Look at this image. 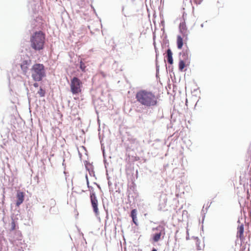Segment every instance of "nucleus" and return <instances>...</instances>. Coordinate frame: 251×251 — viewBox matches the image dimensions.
I'll list each match as a JSON object with an SVG mask.
<instances>
[{
  "mask_svg": "<svg viewBox=\"0 0 251 251\" xmlns=\"http://www.w3.org/2000/svg\"><path fill=\"white\" fill-rule=\"evenodd\" d=\"M45 40V34L41 31H36L31 36L30 41L31 47L36 50H42Z\"/></svg>",
  "mask_w": 251,
  "mask_h": 251,
  "instance_id": "nucleus-2",
  "label": "nucleus"
},
{
  "mask_svg": "<svg viewBox=\"0 0 251 251\" xmlns=\"http://www.w3.org/2000/svg\"><path fill=\"white\" fill-rule=\"evenodd\" d=\"M167 57L168 63L172 64L173 63V53L170 49L167 50Z\"/></svg>",
  "mask_w": 251,
  "mask_h": 251,
  "instance_id": "nucleus-13",
  "label": "nucleus"
},
{
  "mask_svg": "<svg viewBox=\"0 0 251 251\" xmlns=\"http://www.w3.org/2000/svg\"><path fill=\"white\" fill-rule=\"evenodd\" d=\"M33 86L35 87H38V84L37 83H34L33 84Z\"/></svg>",
  "mask_w": 251,
  "mask_h": 251,
  "instance_id": "nucleus-21",
  "label": "nucleus"
},
{
  "mask_svg": "<svg viewBox=\"0 0 251 251\" xmlns=\"http://www.w3.org/2000/svg\"><path fill=\"white\" fill-rule=\"evenodd\" d=\"M31 76L36 81H41L45 76L44 66L41 64H35L31 69Z\"/></svg>",
  "mask_w": 251,
  "mask_h": 251,
  "instance_id": "nucleus-3",
  "label": "nucleus"
},
{
  "mask_svg": "<svg viewBox=\"0 0 251 251\" xmlns=\"http://www.w3.org/2000/svg\"><path fill=\"white\" fill-rule=\"evenodd\" d=\"M189 62H186L185 61L181 60V59L179 60L178 63V68L180 71H183L184 68L187 65H189Z\"/></svg>",
  "mask_w": 251,
  "mask_h": 251,
  "instance_id": "nucleus-14",
  "label": "nucleus"
},
{
  "mask_svg": "<svg viewBox=\"0 0 251 251\" xmlns=\"http://www.w3.org/2000/svg\"><path fill=\"white\" fill-rule=\"evenodd\" d=\"M244 227L243 224H241L239 225L237 227V237L239 238L241 241H243L245 240V237L244 236Z\"/></svg>",
  "mask_w": 251,
  "mask_h": 251,
  "instance_id": "nucleus-9",
  "label": "nucleus"
},
{
  "mask_svg": "<svg viewBox=\"0 0 251 251\" xmlns=\"http://www.w3.org/2000/svg\"><path fill=\"white\" fill-rule=\"evenodd\" d=\"M137 101L146 107H153L158 104V97L151 91L147 90L138 91L135 96Z\"/></svg>",
  "mask_w": 251,
  "mask_h": 251,
  "instance_id": "nucleus-1",
  "label": "nucleus"
},
{
  "mask_svg": "<svg viewBox=\"0 0 251 251\" xmlns=\"http://www.w3.org/2000/svg\"><path fill=\"white\" fill-rule=\"evenodd\" d=\"M86 66L84 62L82 61V60L80 62V69L81 70V71L83 72H85V69H86Z\"/></svg>",
  "mask_w": 251,
  "mask_h": 251,
  "instance_id": "nucleus-16",
  "label": "nucleus"
},
{
  "mask_svg": "<svg viewBox=\"0 0 251 251\" xmlns=\"http://www.w3.org/2000/svg\"><path fill=\"white\" fill-rule=\"evenodd\" d=\"M152 251H157V250L155 249H153Z\"/></svg>",
  "mask_w": 251,
  "mask_h": 251,
  "instance_id": "nucleus-25",
  "label": "nucleus"
},
{
  "mask_svg": "<svg viewBox=\"0 0 251 251\" xmlns=\"http://www.w3.org/2000/svg\"><path fill=\"white\" fill-rule=\"evenodd\" d=\"M16 229V224L14 220H13L11 224L10 230H14Z\"/></svg>",
  "mask_w": 251,
  "mask_h": 251,
  "instance_id": "nucleus-18",
  "label": "nucleus"
},
{
  "mask_svg": "<svg viewBox=\"0 0 251 251\" xmlns=\"http://www.w3.org/2000/svg\"><path fill=\"white\" fill-rule=\"evenodd\" d=\"M106 218H107V220L105 221V228H106V226H107V220L108 219V215L107 214V216H106Z\"/></svg>",
  "mask_w": 251,
  "mask_h": 251,
  "instance_id": "nucleus-20",
  "label": "nucleus"
},
{
  "mask_svg": "<svg viewBox=\"0 0 251 251\" xmlns=\"http://www.w3.org/2000/svg\"><path fill=\"white\" fill-rule=\"evenodd\" d=\"M137 215V210L136 209L132 210V211L131 212V214H130V216L132 218L133 222L136 226L138 225Z\"/></svg>",
  "mask_w": 251,
  "mask_h": 251,
  "instance_id": "nucleus-11",
  "label": "nucleus"
},
{
  "mask_svg": "<svg viewBox=\"0 0 251 251\" xmlns=\"http://www.w3.org/2000/svg\"><path fill=\"white\" fill-rule=\"evenodd\" d=\"M91 202L94 211L96 214L98 213V200L94 193H92L90 194Z\"/></svg>",
  "mask_w": 251,
  "mask_h": 251,
  "instance_id": "nucleus-7",
  "label": "nucleus"
},
{
  "mask_svg": "<svg viewBox=\"0 0 251 251\" xmlns=\"http://www.w3.org/2000/svg\"><path fill=\"white\" fill-rule=\"evenodd\" d=\"M86 179H87V184L88 185V186L89 187V181H88V178H87V176H86Z\"/></svg>",
  "mask_w": 251,
  "mask_h": 251,
  "instance_id": "nucleus-23",
  "label": "nucleus"
},
{
  "mask_svg": "<svg viewBox=\"0 0 251 251\" xmlns=\"http://www.w3.org/2000/svg\"><path fill=\"white\" fill-rule=\"evenodd\" d=\"M153 230H159V233H156L153 236V240L154 242H158L161 239V236L162 234L165 235V228L163 226H158L156 228L153 229Z\"/></svg>",
  "mask_w": 251,
  "mask_h": 251,
  "instance_id": "nucleus-6",
  "label": "nucleus"
},
{
  "mask_svg": "<svg viewBox=\"0 0 251 251\" xmlns=\"http://www.w3.org/2000/svg\"><path fill=\"white\" fill-rule=\"evenodd\" d=\"M179 30L183 35L187 34V28L186 24L184 22H182L179 25Z\"/></svg>",
  "mask_w": 251,
  "mask_h": 251,
  "instance_id": "nucleus-12",
  "label": "nucleus"
},
{
  "mask_svg": "<svg viewBox=\"0 0 251 251\" xmlns=\"http://www.w3.org/2000/svg\"><path fill=\"white\" fill-rule=\"evenodd\" d=\"M29 65L27 60H24L21 64V68L24 72L26 73L28 69V66Z\"/></svg>",
  "mask_w": 251,
  "mask_h": 251,
  "instance_id": "nucleus-15",
  "label": "nucleus"
},
{
  "mask_svg": "<svg viewBox=\"0 0 251 251\" xmlns=\"http://www.w3.org/2000/svg\"><path fill=\"white\" fill-rule=\"evenodd\" d=\"M104 162H105V168H106L107 166L108 165V163H107L105 160H104Z\"/></svg>",
  "mask_w": 251,
  "mask_h": 251,
  "instance_id": "nucleus-22",
  "label": "nucleus"
},
{
  "mask_svg": "<svg viewBox=\"0 0 251 251\" xmlns=\"http://www.w3.org/2000/svg\"><path fill=\"white\" fill-rule=\"evenodd\" d=\"M16 206H19L24 201L25 199V193L20 191H17L16 194Z\"/></svg>",
  "mask_w": 251,
  "mask_h": 251,
  "instance_id": "nucleus-8",
  "label": "nucleus"
},
{
  "mask_svg": "<svg viewBox=\"0 0 251 251\" xmlns=\"http://www.w3.org/2000/svg\"><path fill=\"white\" fill-rule=\"evenodd\" d=\"M108 184L109 185H110V183H109V181L108 182Z\"/></svg>",
  "mask_w": 251,
  "mask_h": 251,
  "instance_id": "nucleus-26",
  "label": "nucleus"
},
{
  "mask_svg": "<svg viewBox=\"0 0 251 251\" xmlns=\"http://www.w3.org/2000/svg\"><path fill=\"white\" fill-rule=\"evenodd\" d=\"M182 54V59L181 60L185 61L186 62H189V58H190V51L188 48H187L185 50L182 51L181 53Z\"/></svg>",
  "mask_w": 251,
  "mask_h": 251,
  "instance_id": "nucleus-10",
  "label": "nucleus"
},
{
  "mask_svg": "<svg viewBox=\"0 0 251 251\" xmlns=\"http://www.w3.org/2000/svg\"><path fill=\"white\" fill-rule=\"evenodd\" d=\"M133 34L132 33H130L128 34V37L129 38H130L131 39V40H133Z\"/></svg>",
  "mask_w": 251,
  "mask_h": 251,
  "instance_id": "nucleus-19",
  "label": "nucleus"
},
{
  "mask_svg": "<svg viewBox=\"0 0 251 251\" xmlns=\"http://www.w3.org/2000/svg\"><path fill=\"white\" fill-rule=\"evenodd\" d=\"M70 91L73 95H78L82 92V82L77 77H73L70 84Z\"/></svg>",
  "mask_w": 251,
  "mask_h": 251,
  "instance_id": "nucleus-4",
  "label": "nucleus"
},
{
  "mask_svg": "<svg viewBox=\"0 0 251 251\" xmlns=\"http://www.w3.org/2000/svg\"><path fill=\"white\" fill-rule=\"evenodd\" d=\"M188 40L187 34L180 36L177 35L176 38V45L178 49L181 50L183 45L187 46V41Z\"/></svg>",
  "mask_w": 251,
  "mask_h": 251,
  "instance_id": "nucleus-5",
  "label": "nucleus"
},
{
  "mask_svg": "<svg viewBox=\"0 0 251 251\" xmlns=\"http://www.w3.org/2000/svg\"><path fill=\"white\" fill-rule=\"evenodd\" d=\"M88 166L91 167V165H86V169H87L88 170H89V168H88Z\"/></svg>",
  "mask_w": 251,
  "mask_h": 251,
  "instance_id": "nucleus-24",
  "label": "nucleus"
},
{
  "mask_svg": "<svg viewBox=\"0 0 251 251\" xmlns=\"http://www.w3.org/2000/svg\"><path fill=\"white\" fill-rule=\"evenodd\" d=\"M38 94L40 97H44L45 94V91L41 87L38 92Z\"/></svg>",
  "mask_w": 251,
  "mask_h": 251,
  "instance_id": "nucleus-17",
  "label": "nucleus"
}]
</instances>
